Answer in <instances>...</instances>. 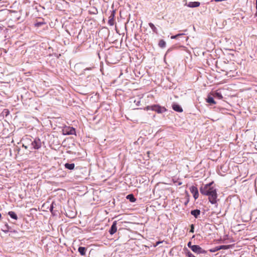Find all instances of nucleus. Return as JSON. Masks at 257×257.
<instances>
[{
    "instance_id": "f257e3e1",
    "label": "nucleus",
    "mask_w": 257,
    "mask_h": 257,
    "mask_svg": "<svg viewBox=\"0 0 257 257\" xmlns=\"http://www.w3.org/2000/svg\"><path fill=\"white\" fill-rule=\"evenodd\" d=\"M203 195L208 196L209 202L212 204H216L217 202V194L216 189L212 190L211 192L203 191Z\"/></svg>"
},
{
    "instance_id": "f03ea898",
    "label": "nucleus",
    "mask_w": 257,
    "mask_h": 257,
    "mask_svg": "<svg viewBox=\"0 0 257 257\" xmlns=\"http://www.w3.org/2000/svg\"><path fill=\"white\" fill-rule=\"evenodd\" d=\"M145 109L147 110H153L159 113H162L166 111V109L165 107L161 106L159 105H153L147 106Z\"/></svg>"
},
{
    "instance_id": "7ed1b4c3",
    "label": "nucleus",
    "mask_w": 257,
    "mask_h": 257,
    "mask_svg": "<svg viewBox=\"0 0 257 257\" xmlns=\"http://www.w3.org/2000/svg\"><path fill=\"white\" fill-rule=\"evenodd\" d=\"M31 145L32 146V149L38 150L42 146L41 141L40 139L36 138L33 142H31Z\"/></svg>"
},
{
    "instance_id": "20e7f679",
    "label": "nucleus",
    "mask_w": 257,
    "mask_h": 257,
    "mask_svg": "<svg viewBox=\"0 0 257 257\" xmlns=\"http://www.w3.org/2000/svg\"><path fill=\"white\" fill-rule=\"evenodd\" d=\"M212 183L206 184L204 186L201 187L200 189V193L203 194V191H207L208 193L211 192L212 190L216 189L214 187L211 186Z\"/></svg>"
},
{
    "instance_id": "39448f33",
    "label": "nucleus",
    "mask_w": 257,
    "mask_h": 257,
    "mask_svg": "<svg viewBox=\"0 0 257 257\" xmlns=\"http://www.w3.org/2000/svg\"><path fill=\"white\" fill-rule=\"evenodd\" d=\"M191 250L197 254L205 253L206 252L204 249L198 245H193V246H191Z\"/></svg>"
},
{
    "instance_id": "423d86ee",
    "label": "nucleus",
    "mask_w": 257,
    "mask_h": 257,
    "mask_svg": "<svg viewBox=\"0 0 257 257\" xmlns=\"http://www.w3.org/2000/svg\"><path fill=\"white\" fill-rule=\"evenodd\" d=\"M63 133L65 135H74L75 133V130L72 127L66 126L63 129Z\"/></svg>"
},
{
    "instance_id": "0eeeda50",
    "label": "nucleus",
    "mask_w": 257,
    "mask_h": 257,
    "mask_svg": "<svg viewBox=\"0 0 257 257\" xmlns=\"http://www.w3.org/2000/svg\"><path fill=\"white\" fill-rule=\"evenodd\" d=\"M190 192L192 193L195 199H196L199 197V193L197 187L192 186L190 188Z\"/></svg>"
},
{
    "instance_id": "6e6552de",
    "label": "nucleus",
    "mask_w": 257,
    "mask_h": 257,
    "mask_svg": "<svg viewBox=\"0 0 257 257\" xmlns=\"http://www.w3.org/2000/svg\"><path fill=\"white\" fill-rule=\"evenodd\" d=\"M116 224L117 223H116V221H114L113 222V223L109 230V232L110 234L112 235L116 232V231H117Z\"/></svg>"
},
{
    "instance_id": "1a4fd4ad",
    "label": "nucleus",
    "mask_w": 257,
    "mask_h": 257,
    "mask_svg": "<svg viewBox=\"0 0 257 257\" xmlns=\"http://www.w3.org/2000/svg\"><path fill=\"white\" fill-rule=\"evenodd\" d=\"M200 3L198 2H189L188 4L186 3L185 5L189 8H196L200 6Z\"/></svg>"
},
{
    "instance_id": "9d476101",
    "label": "nucleus",
    "mask_w": 257,
    "mask_h": 257,
    "mask_svg": "<svg viewBox=\"0 0 257 257\" xmlns=\"http://www.w3.org/2000/svg\"><path fill=\"white\" fill-rule=\"evenodd\" d=\"M172 108L176 111L179 112L183 111V109L181 108V107L177 104H173Z\"/></svg>"
},
{
    "instance_id": "9b49d317",
    "label": "nucleus",
    "mask_w": 257,
    "mask_h": 257,
    "mask_svg": "<svg viewBox=\"0 0 257 257\" xmlns=\"http://www.w3.org/2000/svg\"><path fill=\"white\" fill-rule=\"evenodd\" d=\"M191 214L197 218L200 214V210L198 209L192 210L191 211Z\"/></svg>"
},
{
    "instance_id": "f8f14e48",
    "label": "nucleus",
    "mask_w": 257,
    "mask_h": 257,
    "mask_svg": "<svg viewBox=\"0 0 257 257\" xmlns=\"http://www.w3.org/2000/svg\"><path fill=\"white\" fill-rule=\"evenodd\" d=\"M64 166L66 169H67L68 170H70L74 169V167H75V165L74 163H71V164L66 163L64 165Z\"/></svg>"
},
{
    "instance_id": "ddd939ff",
    "label": "nucleus",
    "mask_w": 257,
    "mask_h": 257,
    "mask_svg": "<svg viewBox=\"0 0 257 257\" xmlns=\"http://www.w3.org/2000/svg\"><path fill=\"white\" fill-rule=\"evenodd\" d=\"M78 251L81 255H84L86 253V248L84 247L80 246L78 248Z\"/></svg>"
},
{
    "instance_id": "4468645a",
    "label": "nucleus",
    "mask_w": 257,
    "mask_h": 257,
    "mask_svg": "<svg viewBox=\"0 0 257 257\" xmlns=\"http://www.w3.org/2000/svg\"><path fill=\"white\" fill-rule=\"evenodd\" d=\"M8 214L10 216V217L15 220H17L18 216L17 214L14 211H9L8 212Z\"/></svg>"
},
{
    "instance_id": "2eb2a0df",
    "label": "nucleus",
    "mask_w": 257,
    "mask_h": 257,
    "mask_svg": "<svg viewBox=\"0 0 257 257\" xmlns=\"http://www.w3.org/2000/svg\"><path fill=\"white\" fill-rule=\"evenodd\" d=\"M126 198L128 199L131 202H135L136 201V199L135 198L133 194H129L127 195Z\"/></svg>"
},
{
    "instance_id": "dca6fc26",
    "label": "nucleus",
    "mask_w": 257,
    "mask_h": 257,
    "mask_svg": "<svg viewBox=\"0 0 257 257\" xmlns=\"http://www.w3.org/2000/svg\"><path fill=\"white\" fill-rule=\"evenodd\" d=\"M113 18H114L113 14H111V15L109 17V20H108V23L110 26H113L114 24Z\"/></svg>"
},
{
    "instance_id": "f3484780",
    "label": "nucleus",
    "mask_w": 257,
    "mask_h": 257,
    "mask_svg": "<svg viewBox=\"0 0 257 257\" xmlns=\"http://www.w3.org/2000/svg\"><path fill=\"white\" fill-rule=\"evenodd\" d=\"M149 25L154 32H157V29L153 23H150Z\"/></svg>"
},
{
    "instance_id": "a211bd4d",
    "label": "nucleus",
    "mask_w": 257,
    "mask_h": 257,
    "mask_svg": "<svg viewBox=\"0 0 257 257\" xmlns=\"http://www.w3.org/2000/svg\"><path fill=\"white\" fill-rule=\"evenodd\" d=\"M207 102L208 103H212V104H215L216 103V102L214 101L213 98L212 97H210V96H208V98L207 99Z\"/></svg>"
},
{
    "instance_id": "6ab92c4d",
    "label": "nucleus",
    "mask_w": 257,
    "mask_h": 257,
    "mask_svg": "<svg viewBox=\"0 0 257 257\" xmlns=\"http://www.w3.org/2000/svg\"><path fill=\"white\" fill-rule=\"evenodd\" d=\"M231 247L230 245H223L219 246V249H227Z\"/></svg>"
},
{
    "instance_id": "aec40b11",
    "label": "nucleus",
    "mask_w": 257,
    "mask_h": 257,
    "mask_svg": "<svg viewBox=\"0 0 257 257\" xmlns=\"http://www.w3.org/2000/svg\"><path fill=\"white\" fill-rule=\"evenodd\" d=\"M214 97H217L219 99H221L222 98V96L220 92H216L213 94Z\"/></svg>"
},
{
    "instance_id": "412c9836",
    "label": "nucleus",
    "mask_w": 257,
    "mask_h": 257,
    "mask_svg": "<svg viewBox=\"0 0 257 257\" xmlns=\"http://www.w3.org/2000/svg\"><path fill=\"white\" fill-rule=\"evenodd\" d=\"M159 45L160 47L164 48L166 46V42L164 40H161L159 41Z\"/></svg>"
},
{
    "instance_id": "4be33fe9",
    "label": "nucleus",
    "mask_w": 257,
    "mask_h": 257,
    "mask_svg": "<svg viewBox=\"0 0 257 257\" xmlns=\"http://www.w3.org/2000/svg\"><path fill=\"white\" fill-rule=\"evenodd\" d=\"M219 246H216L213 248H211V249H209V251L211 252H215L218 250H219Z\"/></svg>"
},
{
    "instance_id": "5701e85b",
    "label": "nucleus",
    "mask_w": 257,
    "mask_h": 257,
    "mask_svg": "<svg viewBox=\"0 0 257 257\" xmlns=\"http://www.w3.org/2000/svg\"><path fill=\"white\" fill-rule=\"evenodd\" d=\"M193 245L191 243V241H189L188 244H187V246L191 249V246H193Z\"/></svg>"
},
{
    "instance_id": "b1692460",
    "label": "nucleus",
    "mask_w": 257,
    "mask_h": 257,
    "mask_svg": "<svg viewBox=\"0 0 257 257\" xmlns=\"http://www.w3.org/2000/svg\"><path fill=\"white\" fill-rule=\"evenodd\" d=\"M177 38H178V37H177V35H174V36H172L171 37V39H177Z\"/></svg>"
},
{
    "instance_id": "393cba45",
    "label": "nucleus",
    "mask_w": 257,
    "mask_h": 257,
    "mask_svg": "<svg viewBox=\"0 0 257 257\" xmlns=\"http://www.w3.org/2000/svg\"><path fill=\"white\" fill-rule=\"evenodd\" d=\"M191 229H190V231L191 232H194V225H193V224H192V225H191Z\"/></svg>"
},
{
    "instance_id": "a878e982",
    "label": "nucleus",
    "mask_w": 257,
    "mask_h": 257,
    "mask_svg": "<svg viewBox=\"0 0 257 257\" xmlns=\"http://www.w3.org/2000/svg\"><path fill=\"white\" fill-rule=\"evenodd\" d=\"M183 35H184V33H182V34H178L177 35V37H178L181 36Z\"/></svg>"
},
{
    "instance_id": "bb28decb",
    "label": "nucleus",
    "mask_w": 257,
    "mask_h": 257,
    "mask_svg": "<svg viewBox=\"0 0 257 257\" xmlns=\"http://www.w3.org/2000/svg\"><path fill=\"white\" fill-rule=\"evenodd\" d=\"M23 147H24V148H25L26 149H27L28 148V147L26 145H25L24 144L23 145Z\"/></svg>"
},
{
    "instance_id": "cd10ccee",
    "label": "nucleus",
    "mask_w": 257,
    "mask_h": 257,
    "mask_svg": "<svg viewBox=\"0 0 257 257\" xmlns=\"http://www.w3.org/2000/svg\"><path fill=\"white\" fill-rule=\"evenodd\" d=\"M256 9L257 10V0L255 1Z\"/></svg>"
},
{
    "instance_id": "c85d7f7f",
    "label": "nucleus",
    "mask_w": 257,
    "mask_h": 257,
    "mask_svg": "<svg viewBox=\"0 0 257 257\" xmlns=\"http://www.w3.org/2000/svg\"><path fill=\"white\" fill-rule=\"evenodd\" d=\"M52 209H53V206H51V208H50V210H51V211H52Z\"/></svg>"
},
{
    "instance_id": "c756f323",
    "label": "nucleus",
    "mask_w": 257,
    "mask_h": 257,
    "mask_svg": "<svg viewBox=\"0 0 257 257\" xmlns=\"http://www.w3.org/2000/svg\"><path fill=\"white\" fill-rule=\"evenodd\" d=\"M6 227H7V229H9V226H8V225H6Z\"/></svg>"
},
{
    "instance_id": "7c9ffc66",
    "label": "nucleus",
    "mask_w": 257,
    "mask_h": 257,
    "mask_svg": "<svg viewBox=\"0 0 257 257\" xmlns=\"http://www.w3.org/2000/svg\"><path fill=\"white\" fill-rule=\"evenodd\" d=\"M181 184H182V183H181V182H179V183H178V185H181Z\"/></svg>"
},
{
    "instance_id": "2f4dec72",
    "label": "nucleus",
    "mask_w": 257,
    "mask_h": 257,
    "mask_svg": "<svg viewBox=\"0 0 257 257\" xmlns=\"http://www.w3.org/2000/svg\"><path fill=\"white\" fill-rule=\"evenodd\" d=\"M90 69L89 68H86V69H84V70H89Z\"/></svg>"
}]
</instances>
